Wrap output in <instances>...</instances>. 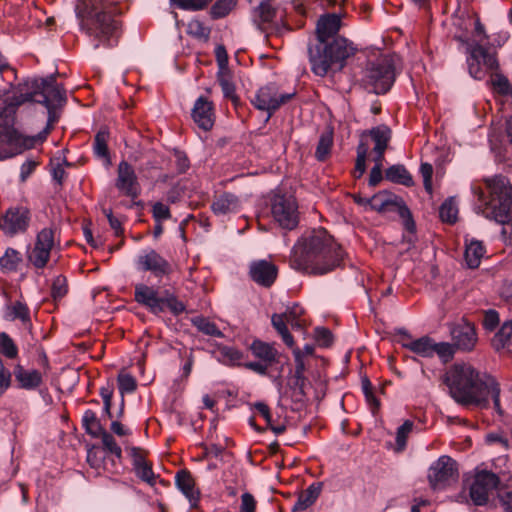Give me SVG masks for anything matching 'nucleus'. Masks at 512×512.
Instances as JSON below:
<instances>
[{"label": "nucleus", "instance_id": "obj_50", "mask_svg": "<svg viewBox=\"0 0 512 512\" xmlns=\"http://www.w3.org/2000/svg\"><path fill=\"white\" fill-rule=\"evenodd\" d=\"M0 353L13 359L18 355V348L11 337L6 333L0 334Z\"/></svg>", "mask_w": 512, "mask_h": 512}, {"label": "nucleus", "instance_id": "obj_4", "mask_svg": "<svg viewBox=\"0 0 512 512\" xmlns=\"http://www.w3.org/2000/svg\"><path fill=\"white\" fill-rule=\"evenodd\" d=\"M482 181L484 186L477 181L471 185L472 194L476 197L474 211L504 225L502 235L512 243V186L502 175L486 177Z\"/></svg>", "mask_w": 512, "mask_h": 512}, {"label": "nucleus", "instance_id": "obj_38", "mask_svg": "<svg viewBox=\"0 0 512 512\" xmlns=\"http://www.w3.org/2000/svg\"><path fill=\"white\" fill-rule=\"evenodd\" d=\"M55 233L56 230L53 227L41 229L36 235L34 244L51 252L56 245Z\"/></svg>", "mask_w": 512, "mask_h": 512}, {"label": "nucleus", "instance_id": "obj_39", "mask_svg": "<svg viewBox=\"0 0 512 512\" xmlns=\"http://www.w3.org/2000/svg\"><path fill=\"white\" fill-rule=\"evenodd\" d=\"M50 255V251L34 244L31 250L28 252V260L31 264H33L34 267L42 269L49 262Z\"/></svg>", "mask_w": 512, "mask_h": 512}, {"label": "nucleus", "instance_id": "obj_1", "mask_svg": "<svg viewBox=\"0 0 512 512\" xmlns=\"http://www.w3.org/2000/svg\"><path fill=\"white\" fill-rule=\"evenodd\" d=\"M444 382L457 403L486 407L491 397L495 410L502 414L498 383L472 365L455 363L445 373Z\"/></svg>", "mask_w": 512, "mask_h": 512}, {"label": "nucleus", "instance_id": "obj_36", "mask_svg": "<svg viewBox=\"0 0 512 512\" xmlns=\"http://www.w3.org/2000/svg\"><path fill=\"white\" fill-rule=\"evenodd\" d=\"M5 318L13 321L16 319L21 320L23 323L30 321V311L27 305L21 301L14 304L7 305Z\"/></svg>", "mask_w": 512, "mask_h": 512}, {"label": "nucleus", "instance_id": "obj_10", "mask_svg": "<svg viewBox=\"0 0 512 512\" xmlns=\"http://www.w3.org/2000/svg\"><path fill=\"white\" fill-rule=\"evenodd\" d=\"M270 211L272 218L282 229L293 230L298 226V204L292 195L274 194L271 198Z\"/></svg>", "mask_w": 512, "mask_h": 512}, {"label": "nucleus", "instance_id": "obj_58", "mask_svg": "<svg viewBox=\"0 0 512 512\" xmlns=\"http://www.w3.org/2000/svg\"><path fill=\"white\" fill-rule=\"evenodd\" d=\"M420 173L423 177V183L425 190L431 194L432 193V175H433V167L429 163H422L420 166Z\"/></svg>", "mask_w": 512, "mask_h": 512}, {"label": "nucleus", "instance_id": "obj_30", "mask_svg": "<svg viewBox=\"0 0 512 512\" xmlns=\"http://www.w3.org/2000/svg\"><path fill=\"white\" fill-rule=\"evenodd\" d=\"M385 177L387 180L404 185L406 187H411L414 185V181L412 175L405 168L404 165L396 164L389 167L385 172Z\"/></svg>", "mask_w": 512, "mask_h": 512}, {"label": "nucleus", "instance_id": "obj_41", "mask_svg": "<svg viewBox=\"0 0 512 512\" xmlns=\"http://www.w3.org/2000/svg\"><path fill=\"white\" fill-rule=\"evenodd\" d=\"M193 325L202 333L221 338L223 337V333L216 326V324L204 317H195L192 319Z\"/></svg>", "mask_w": 512, "mask_h": 512}, {"label": "nucleus", "instance_id": "obj_63", "mask_svg": "<svg viewBox=\"0 0 512 512\" xmlns=\"http://www.w3.org/2000/svg\"><path fill=\"white\" fill-rule=\"evenodd\" d=\"M221 355L229 362L230 364H235L242 359V353L232 347H223L221 350Z\"/></svg>", "mask_w": 512, "mask_h": 512}, {"label": "nucleus", "instance_id": "obj_51", "mask_svg": "<svg viewBox=\"0 0 512 512\" xmlns=\"http://www.w3.org/2000/svg\"><path fill=\"white\" fill-rule=\"evenodd\" d=\"M368 153V145L360 142L357 146V158L355 163V177L360 178L366 170V157Z\"/></svg>", "mask_w": 512, "mask_h": 512}, {"label": "nucleus", "instance_id": "obj_27", "mask_svg": "<svg viewBox=\"0 0 512 512\" xmlns=\"http://www.w3.org/2000/svg\"><path fill=\"white\" fill-rule=\"evenodd\" d=\"M322 490L321 483H312L299 496L293 506V511H304L315 503Z\"/></svg>", "mask_w": 512, "mask_h": 512}, {"label": "nucleus", "instance_id": "obj_40", "mask_svg": "<svg viewBox=\"0 0 512 512\" xmlns=\"http://www.w3.org/2000/svg\"><path fill=\"white\" fill-rule=\"evenodd\" d=\"M473 49L475 51V56H477L485 71L498 69V61L494 54L490 53L481 45H475Z\"/></svg>", "mask_w": 512, "mask_h": 512}, {"label": "nucleus", "instance_id": "obj_12", "mask_svg": "<svg viewBox=\"0 0 512 512\" xmlns=\"http://www.w3.org/2000/svg\"><path fill=\"white\" fill-rule=\"evenodd\" d=\"M304 309L297 303L287 307L283 313H274L271 316V324L277 333L281 336L283 342L290 348L294 347V338L288 330L287 324L293 329L303 330L306 326L302 318Z\"/></svg>", "mask_w": 512, "mask_h": 512}, {"label": "nucleus", "instance_id": "obj_3", "mask_svg": "<svg viewBox=\"0 0 512 512\" xmlns=\"http://www.w3.org/2000/svg\"><path fill=\"white\" fill-rule=\"evenodd\" d=\"M342 251L325 229L306 232L294 245L290 255L293 269L323 275L337 267Z\"/></svg>", "mask_w": 512, "mask_h": 512}, {"label": "nucleus", "instance_id": "obj_34", "mask_svg": "<svg viewBox=\"0 0 512 512\" xmlns=\"http://www.w3.org/2000/svg\"><path fill=\"white\" fill-rule=\"evenodd\" d=\"M492 345L496 350L512 348V323L505 322L492 339Z\"/></svg>", "mask_w": 512, "mask_h": 512}, {"label": "nucleus", "instance_id": "obj_54", "mask_svg": "<svg viewBox=\"0 0 512 512\" xmlns=\"http://www.w3.org/2000/svg\"><path fill=\"white\" fill-rule=\"evenodd\" d=\"M494 90L501 95H508L511 92L509 80L503 74L496 73L491 77Z\"/></svg>", "mask_w": 512, "mask_h": 512}, {"label": "nucleus", "instance_id": "obj_48", "mask_svg": "<svg viewBox=\"0 0 512 512\" xmlns=\"http://www.w3.org/2000/svg\"><path fill=\"white\" fill-rule=\"evenodd\" d=\"M413 427L414 423L411 420H406L400 427H398L396 432L397 451H403L405 449L407 438L412 432Z\"/></svg>", "mask_w": 512, "mask_h": 512}, {"label": "nucleus", "instance_id": "obj_42", "mask_svg": "<svg viewBox=\"0 0 512 512\" xmlns=\"http://www.w3.org/2000/svg\"><path fill=\"white\" fill-rule=\"evenodd\" d=\"M333 145V136L332 133L327 132L323 133L318 141L315 157L319 161H325L327 157L330 155L331 148Z\"/></svg>", "mask_w": 512, "mask_h": 512}, {"label": "nucleus", "instance_id": "obj_52", "mask_svg": "<svg viewBox=\"0 0 512 512\" xmlns=\"http://www.w3.org/2000/svg\"><path fill=\"white\" fill-rule=\"evenodd\" d=\"M134 472L143 482H146L151 486L155 485L157 476L153 472L151 462L148 461L143 465L135 467Z\"/></svg>", "mask_w": 512, "mask_h": 512}, {"label": "nucleus", "instance_id": "obj_44", "mask_svg": "<svg viewBox=\"0 0 512 512\" xmlns=\"http://www.w3.org/2000/svg\"><path fill=\"white\" fill-rule=\"evenodd\" d=\"M187 34L190 36L206 42L210 36V28L205 26L203 22L198 19L191 20L187 25Z\"/></svg>", "mask_w": 512, "mask_h": 512}, {"label": "nucleus", "instance_id": "obj_46", "mask_svg": "<svg viewBox=\"0 0 512 512\" xmlns=\"http://www.w3.org/2000/svg\"><path fill=\"white\" fill-rule=\"evenodd\" d=\"M99 437L101 438L103 448L114 456L113 459H115V462H120L122 458V449L116 443L114 437L106 430H103Z\"/></svg>", "mask_w": 512, "mask_h": 512}, {"label": "nucleus", "instance_id": "obj_25", "mask_svg": "<svg viewBox=\"0 0 512 512\" xmlns=\"http://www.w3.org/2000/svg\"><path fill=\"white\" fill-rule=\"evenodd\" d=\"M179 490L189 500L192 507H195L199 500V491L195 488V481L192 474L187 470H180L175 477Z\"/></svg>", "mask_w": 512, "mask_h": 512}, {"label": "nucleus", "instance_id": "obj_19", "mask_svg": "<svg viewBox=\"0 0 512 512\" xmlns=\"http://www.w3.org/2000/svg\"><path fill=\"white\" fill-rule=\"evenodd\" d=\"M450 334L455 348L464 352L472 351L478 341L475 326L465 319L453 324Z\"/></svg>", "mask_w": 512, "mask_h": 512}, {"label": "nucleus", "instance_id": "obj_9", "mask_svg": "<svg viewBox=\"0 0 512 512\" xmlns=\"http://www.w3.org/2000/svg\"><path fill=\"white\" fill-rule=\"evenodd\" d=\"M395 81L394 66L387 57L371 62L363 78L365 87L375 93L384 94L390 90Z\"/></svg>", "mask_w": 512, "mask_h": 512}, {"label": "nucleus", "instance_id": "obj_35", "mask_svg": "<svg viewBox=\"0 0 512 512\" xmlns=\"http://www.w3.org/2000/svg\"><path fill=\"white\" fill-rule=\"evenodd\" d=\"M87 462L89 465L99 470L101 467L104 471H107L109 473L115 474L118 472V465L115 462V459L108 460L106 458L102 459L97 455V451L95 450H89L87 453Z\"/></svg>", "mask_w": 512, "mask_h": 512}, {"label": "nucleus", "instance_id": "obj_29", "mask_svg": "<svg viewBox=\"0 0 512 512\" xmlns=\"http://www.w3.org/2000/svg\"><path fill=\"white\" fill-rule=\"evenodd\" d=\"M274 17L275 9L268 0H262L252 13L253 22L260 30H265L264 25L270 23Z\"/></svg>", "mask_w": 512, "mask_h": 512}, {"label": "nucleus", "instance_id": "obj_8", "mask_svg": "<svg viewBox=\"0 0 512 512\" xmlns=\"http://www.w3.org/2000/svg\"><path fill=\"white\" fill-rule=\"evenodd\" d=\"M30 88L32 91L21 95V99L14 105L19 106L25 101H35L50 108L60 105L66 100L65 90L56 83L54 76L34 79L30 82Z\"/></svg>", "mask_w": 512, "mask_h": 512}, {"label": "nucleus", "instance_id": "obj_64", "mask_svg": "<svg viewBox=\"0 0 512 512\" xmlns=\"http://www.w3.org/2000/svg\"><path fill=\"white\" fill-rule=\"evenodd\" d=\"M256 500L250 493H244L241 496L240 512H255Z\"/></svg>", "mask_w": 512, "mask_h": 512}, {"label": "nucleus", "instance_id": "obj_57", "mask_svg": "<svg viewBox=\"0 0 512 512\" xmlns=\"http://www.w3.org/2000/svg\"><path fill=\"white\" fill-rule=\"evenodd\" d=\"M51 293L54 299H60L66 295L67 282L64 276L59 275L54 279Z\"/></svg>", "mask_w": 512, "mask_h": 512}, {"label": "nucleus", "instance_id": "obj_55", "mask_svg": "<svg viewBox=\"0 0 512 512\" xmlns=\"http://www.w3.org/2000/svg\"><path fill=\"white\" fill-rule=\"evenodd\" d=\"M137 387L136 380L128 373H120L118 376V388L120 393H132Z\"/></svg>", "mask_w": 512, "mask_h": 512}, {"label": "nucleus", "instance_id": "obj_59", "mask_svg": "<svg viewBox=\"0 0 512 512\" xmlns=\"http://www.w3.org/2000/svg\"><path fill=\"white\" fill-rule=\"evenodd\" d=\"M127 451L132 458L133 469L148 462L146 460V451L143 449L138 447H131L127 448Z\"/></svg>", "mask_w": 512, "mask_h": 512}, {"label": "nucleus", "instance_id": "obj_53", "mask_svg": "<svg viewBox=\"0 0 512 512\" xmlns=\"http://www.w3.org/2000/svg\"><path fill=\"white\" fill-rule=\"evenodd\" d=\"M454 347L455 346L453 345V343L450 344L447 342H434L433 355L437 354L440 357V359L446 363L452 359L454 355Z\"/></svg>", "mask_w": 512, "mask_h": 512}, {"label": "nucleus", "instance_id": "obj_47", "mask_svg": "<svg viewBox=\"0 0 512 512\" xmlns=\"http://www.w3.org/2000/svg\"><path fill=\"white\" fill-rule=\"evenodd\" d=\"M236 4L237 0H216L211 7L210 14L214 19L223 18L232 11Z\"/></svg>", "mask_w": 512, "mask_h": 512}, {"label": "nucleus", "instance_id": "obj_23", "mask_svg": "<svg viewBox=\"0 0 512 512\" xmlns=\"http://www.w3.org/2000/svg\"><path fill=\"white\" fill-rule=\"evenodd\" d=\"M399 334L403 337L401 342L402 347L409 349L421 357L433 356L434 341L430 337L423 336L419 339L412 340L410 334L405 330L399 331Z\"/></svg>", "mask_w": 512, "mask_h": 512}, {"label": "nucleus", "instance_id": "obj_13", "mask_svg": "<svg viewBox=\"0 0 512 512\" xmlns=\"http://www.w3.org/2000/svg\"><path fill=\"white\" fill-rule=\"evenodd\" d=\"M31 218L28 206L18 204L9 207L0 218V230L9 237L24 234L30 226Z\"/></svg>", "mask_w": 512, "mask_h": 512}, {"label": "nucleus", "instance_id": "obj_11", "mask_svg": "<svg viewBox=\"0 0 512 512\" xmlns=\"http://www.w3.org/2000/svg\"><path fill=\"white\" fill-rule=\"evenodd\" d=\"M501 480L496 473L476 467L469 486V496L476 506L487 504L490 495L498 488Z\"/></svg>", "mask_w": 512, "mask_h": 512}, {"label": "nucleus", "instance_id": "obj_32", "mask_svg": "<svg viewBox=\"0 0 512 512\" xmlns=\"http://www.w3.org/2000/svg\"><path fill=\"white\" fill-rule=\"evenodd\" d=\"M217 80L221 86L224 97L231 100L232 103L237 106L239 103V97L236 94V88L232 81L231 71H218Z\"/></svg>", "mask_w": 512, "mask_h": 512}, {"label": "nucleus", "instance_id": "obj_45", "mask_svg": "<svg viewBox=\"0 0 512 512\" xmlns=\"http://www.w3.org/2000/svg\"><path fill=\"white\" fill-rule=\"evenodd\" d=\"M439 215L442 221L447 223H454L457 220L458 207L453 198L445 200L439 209Z\"/></svg>", "mask_w": 512, "mask_h": 512}, {"label": "nucleus", "instance_id": "obj_26", "mask_svg": "<svg viewBox=\"0 0 512 512\" xmlns=\"http://www.w3.org/2000/svg\"><path fill=\"white\" fill-rule=\"evenodd\" d=\"M240 203L238 198L230 193H224L216 198L211 209L215 215L222 216L230 213H235L239 210Z\"/></svg>", "mask_w": 512, "mask_h": 512}, {"label": "nucleus", "instance_id": "obj_16", "mask_svg": "<svg viewBox=\"0 0 512 512\" xmlns=\"http://www.w3.org/2000/svg\"><path fill=\"white\" fill-rule=\"evenodd\" d=\"M458 476L456 462L449 456H441L435 461L428 473V479L433 489H440L455 481Z\"/></svg>", "mask_w": 512, "mask_h": 512}, {"label": "nucleus", "instance_id": "obj_15", "mask_svg": "<svg viewBox=\"0 0 512 512\" xmlns=\"http://www.w3.org/2000/svg\"><path fill=\"white\" fill-rule=\"evenodd\" d=\"M294 95L295 92L280 93L275 85H266L256 92L251 103L256 109L267 112V120H269L272 114L290 101Z\"/></svg>", "mask_w": 512, "mask_h": 512}, {"label": "nucleus", "instance_id": "obj_7", "mask_svg": "<svg viewBox=\"0 0 512 512\" xmlns=\"http://www.w3.org/2000/svg\"><path fill=\"white\" fill-rule=\"evenodd\" d=\"M134 298L153 314H160L169 309L174 315H179L185 310V305L176 296L168 292L161 296L156 289L146 284L135 286Z\"/></svg>", "mask_w": 512, "mask_h": 512}, {"label": "nucleus", "instance_id": "obj_24", "mask_svg": "<svg viewBox=\"0 0 512 512\" xmlns=\"http://www.w3.org/2000/svg\"><path fill=\"white\" fill-rule=\"evenodd\" d=\"M15 380L19 387L25 390H34L41 386L43 377L40 371L36 369H25L17 365L14 369Z\"/></svg>", "mask_w": 512, "mask_h": 512}, {"label": "nucleus", "instance_id": "obj_37", "mask_svg": "<svg viewBox=\"0 0 512 512\" xmlns=\"http://www.w3.org/2000/svg\"><path fill=\"white\" fill-rule=\"evenodd\" d=\"M82 424L85 431L92 437H99L100 433L104 430L96 416V413L90 409L84 412Z\"/></svg>", "mask_w": 512, "mask_h": 512}, {"label": "nucleus", "instance_id": "obj_31", "mask_svg": "<svg viewBox=\"0 0 512 512\" xmlns=\"http://www.w3.org/2000/svg\"><path fill=\"white\" fill-rule=\"evenodd\" d=\"M484 254L485 247L481 241L471 240L469 243H466L465 261L469 268L475 269L479 267Z\"/></svg>", "mask_w": 512, "mask_h": 512}, {"label": "nucleus", "instance_id": "obj_17", "mask_svg": "<svg viewBox=\"0 0 512 512\" xmlns=\"http://www.w3.org/2000/svg\"><path fill=\"white\" fill-rule=\"evenodd\" d=\"M137 268L151 272L156 278H162L172 273V265L154 249L144 250L137 258Z\"/></svg>", "mask_w": 512, "mask_h": 512}, {"label": "nucleus", "instance_id": "obj_43", "mask_svg": "<svg viewBox=\"0 0 512 512\" xmlns=\"http://www.w3.org/2000/svg\"><path fill=\"white\" fill-rule=\"evenodd\" d=\"M21 262V253L13 248H8L5 254L0 258L1 267L8 271L16 270Z\"/></svg>", "mask_w": 512, "mask_h": 512}, {"label": "nucleus", "instance_id": "obj_6", "mask_svg": "<svg viewBox=\"0 0 512 512\" xmlns=\"http://www.w3.org/2000/svg\"><path fill=\"white\" fill-rule=\"evenodd\" d=\"M17 105L9 103L0 110V160L11 158L26 149L34 147L37 141H44L51 131L49 124L36 136H25L15 128Z\"/></svg>", "mask_w": 512, "mask_h": 512}, {"label": "nucleus", "instance_id": "obj_18", "mask_svg": "<svg viewBox=\"0 0 512 512\" xmlns=\"http://www.w3.org/2000/svg\"><path fill=\"white\" fill-rule=\"evenodd\" d=\"M116 188L123 195L135 199L140 195V184L137 175L131 164L121 161L117 168Z\"/></svg>", "mask_w": 512, "mask_h": 512}, {"label": "nucleus", "instance_id": "obj_49", "mask_svg": "<svg viewBox=\"0 0 512 512\" xmlns=\"http://www.w3.org/2000/svg\"><path fill=\"white\" fill-rule=\"evenodd\" d=\"M467 65L469 74L477 80H481L485 77V69L481 66V62L475 56V51L473 47L471 48L470 55L467 58Z\"/></svg>", "mask_w": 512, "mask_h": 512}, {"label": "nucleus", "instance_id": "obj_20", "mask_svg": "<svg viewBox=\"0 0 512 512\" xmlns=\"http://www.w3.org/2000/svg\"><path fill=\"white\" fill-rule=\"evenodd\" d=\"M191 116L200 129L209 131L215 122L213 102L205 96H200L194 103Z\"/></svg>", "mask_w": 512, "mask_h": 512}, {"label": "nucleus", "instance_id": "obj_62", "mask_svg": "<svg viewBox=\"0 0 512 512\" xmlns=\"http://www.w3.org/2000/svg\"><path fill=\"white\" fill-rule=\"evenodd\" d=\"M486 442L489 444H500L504 449H509L511 440L502 433H490L486 436Z\"/></svg>", "mask_w": 512, "mask_h": 512}, {"label": "nucleus", "instance_id": "obj_21", "mask_svg": "<svg viewBox=\"0 0 512 512\" xmlns=\"http://www.w3.org/2000/svg\"><path fill=\"white\" fill-rule=\"evenodd\" d=\"M395 206L399 210V214L403 218H410L411 213L404 202L396 196H393L385 191L378 192L371 198H369V209L384 212L390 207Z\"/></svg>", "mask_w": 512, "mask_h": 512}, {"label": "nucleus", "instance_id": "obj_33", "mask_svg": "<svg viewBox=\"0 0 512 512\" xmlns=\"http://www.w3.org/2000/svg\"><path fill=\"white\" fill-rule=\"evenodd\" d=\"M368 134L375 143L373 150L381 151L387 149L392 135L391 129L387 125L381 124L373 127L368 131Z\"/></svg>", "mask_w": 512, "mask_h": 512}, {"label": "nucleus", "instance_id": "obj_56", "mask_svg": "<svg viewBox=\"0 0 512 512\" xmlns=\"http://www.w3.org/2000/svg\"><path fill=\"white\" fill-rule=\"evenodd\" d=\"M152 215L155 221L158 223H162L163 221L171 218L169 207L162 202H156L152 206Z\"/></svg>", "mask_w": 512, "mask_h": 512}, {"label": "nucleus", "instance_id": "obj_22", "mask_svg": "<svg viewBox=\"0 0 512 512\" xmlns=\"http://www.w3.org/2000/svg\"><path fill=\"white\" fill-rule=\"evenodd\" d=\"M277 267L267 260H257L250 265V276L257 284L270 287L276 280Z\"/></svg>", "mask_w": 512, "mask_h": 512}, {"label": "nucleus", "instance_id": "obj_61", "mask_svg": "<svg viewBox=\"0 0 512 512\" xmlns=\"http://www.w3.org/2000/svg\"><path fill=\"white\" fill-rule=\"evenodd\" d=\"M216 61L219 67L218 71H228V54L224 46L219 45L215 49Z\"/></svg>", "mask_w": 512, "mask_h": 512}, {"label": "nucleus", "instance_id": "obj_14", "mask_svg": "<svg viewBox=\"0 0 512 512\" xmlns=\"http://www.w3.org/2000/svg\"><path fill=\"white\" fill-rule=\"evenodd\" d=\"M249 349L258 361L248 362L245 367L257 374L266 375L268 368L278 362L279 352L274 343L255 339Z\"/></svg>", "mask_w": 512, "mask_h": 512}, {"label": "nucleus", "instance_id": "obj_28", "mask_svg": "<svg viewBox=\"0 0 512 512\" xmlns=\"http://www.w3.org/2000/svg\"><path fill=\"white\" fill-rule=\"evenodd\" d=\"M109 132L101 129L94 138L93 151L96 157L103 160L105 166L111 165V158L108 148Z\"/></svg>", "mask_w": 512, "mask_h": 512}, {"label": "nucleus", "instance_id": "obj_2", "mask_svg": "<svg viewBox=\"0 0 512 512\" xmlns=\"http://www.w3.org/2000/svg\"><path fill=\"white\" fill-rule=\"evenodd\" d=\"M344 16V13H327L318 19L316 33L319 43L310 49L311 69L317 76L324 77L331 70L342 69L345 61L356 51L353 43L343 37L328 42L340 30Z\"/></svg>", "mask_w": 512, "mask_h": 512}, {"label": "nucleus", "instance_id": "obj_60", "mask_svg": "<svg viewBox=\"0 0 512 512\" xmlns=\"http://www.w3.org/2000/svg\"><path fill=\"white\" fill-rule=\"evenodd\" d=\"M212 0H179L178 7L186 10H201Z\"/></svg>", "mask_w": 512, "mask_h": 512}, {"label": "nucleus", "instance_id": "obj_5", "mask_svg": "<svg viewBox=\"0 0 512 512\" xmlns=\"http://www.w3.org/2000/svg\"><path fill=\"white\" fill-rule=\"evenodd\" d=\"M75 11L81 29L98 41L95 48L100 43L112 46L111 40L118 36L119 30L115 0H78Z\"/></svg>", "mask_w": 512, "mask_h": 512}]
</instances>
